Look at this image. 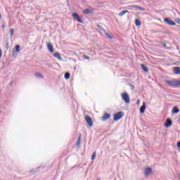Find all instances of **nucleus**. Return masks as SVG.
Instances as JSON below:
<instances>
[{
    "label": "nucleus",
    "mask_w": 180,
    "mask_h": 180,
    "mask_svg": "<svg viewBox=\"0 0 180 180\" xmlns=\"http://www.w3.org/2000/svg\"><path fill=\"white\" fill-rule=\"evenodd\" d=\"M165 82L172 88H177V86H180V80H165Z\"/></svg>",
    "instance_id": "f257e3e1"
},
{
    "label": "nucleus",
    "mask_w": 180,
    "mask_h": 180,
    "mask_svg": "<svg viewBox=\"0 0 180 180\" xmlns=\"http://www.w3.org/2000/svg\"><path fill=\"white\" fill-rule=\"evenodd\" d=\"M121 98L125 102V103H130V96L127 93H122Z\"/></svg>",
    "instance_id": "f03ea898"
},
{
    "label": "nucleus",
    "mask_w": 180,
    "mask_h": 180,
    "mask_svg": "<svg viewBox=\"0 0 180 180\" xmlns=\"http://www.w3.org/2000/svg\"><path fill=\"white\" fill-rule=\"evenodd\" d=\"M123 116H124V114L123 113V112L120 111L114 115L113 120L115 122H117V120H120V119H122Z\"/></svg>",
    "instance_id": "7ed1b4c3"
},
{
    "label": "nucleus",
    "mask_w": 180,
    "mask_h": 180,
    "mask_svg": "<svg viewBox=\"0 0 180 180\" xmlns=\"http://www.w3.org/2000/svg\"><path fill=\"white\" fill-rule=\"evenodd\" d=\"M85 120H86L87 124H89V127H92V126H94V122H92V118H91V117H89V115L85 116Z\"/></svg>",
    "instance_id": "20e7f679"
},
{
    "label": "nucleus",
    "mask_w": 180,
    "mask_h": 180,
    "mask_svg": "<svg viewBox=\"0 0 180 180\" xmlns=\"http://www.w3.org/2000/svg\"><path fill=\"white\" fill-rule=\"evenodd\" d=\"M164 22L166 25H169V26H175V22L172 21L171 18H165Z\"/></svg>",
    "instance_id": "39448f33"
},
{
    "label": "nucleus",
    "mask_w": 180,
    "mask_h": 180,
    "mask_svg": "<svg viewBox=\"0 0 180 180\" xmlns=\"http://www.w3.org/2000/svg\"><path fill=\"white\" fill-rule=\"evenodd\" d=\"M72 15L74 17V19H75V20L79 22V23H84V21H82V20L79 18V15H78V13H72Z\"/></svg>",
    "instance_id": "423d86ee"
},
{
    "label": "nucleus",
    "mask_w": 180,
    "mask_h": 180,
    "mask_svg": "<svg viewBox=\"0 0 180 180\" xmlns=\"http://www.w3.org/2000/svg\"><path fill=\"white\" fill-rule=\"evenodd\" d=\"M165 126L167 128L171 127V126H172V120H171L170 119H167L165 123Z\"/></svg>",
    "instance_id": "0eeeda50"
},
{
    "label": "nucleus",
    "mask_w": 180,
    "mask_h": 180,
    "mask_svg": "<svg viewBox=\"0 0 180 180\" xmlns=\"http://www.w3.org/2000/svg\"><path fill=\"white\" fill-rule=\"evenodd\" d=\"M47 49L50 51V53H54V48H53V44H51V43H47Z\"/></svg>",
    "instance_id": "6e6552de"
},
{
    "label": "nucleus",
    "mask_w": 180,
    "mask_h": 180,
    "mask_svg": "<svg viewBox=\"0 0 180 180\" xmlns=\"http://www.w3.org/2000/svg\"><path fill=\"white\" fill-rule=\"evenodd\" d=\"M151 172H153V169L151 167H147L146 169H145L146 176H148V175H150Z\"/></svg>",
    "instance_id": "1a4fd4ad"
},
{
    "label": "nucleus",
    "mask_w": 180,
    "mask_h": 180,
    "mask_svg": "<svg viewBox=\"0 0 180 180\" xmlns=\"http://www.w3.org/2000/svg\"><path fill=\"white\" fill-rule=\"evenodd\" d=\"M53 57H55L56 58H58V60H59V61H63V58L61 57V55L58 52L55 53L53 54Z\"/></svg>",
    "instance_id": "9d476101"
},
{
    "label": "nucleus",
    "mask_w": 180,
    "mask_h": 180,
    "mask_svg": "<svg viewBox=\"0 0 180 180\" xmlns=\"http://www.w3.org/2000/svg\"><path fill=\"white\" fill-rule=\"evenodd\" d=\"M173 72L176 75H180V68L179 67H174L173 69Z\"/></svg>",
    "instance_id": "9b49d317"
},
{
    "label": "nucleus",
    "mask_w": 180,
    "mask_h": 180,
    "mask_svg": "<svg viewBox=\"0 0 180 180\" xmlns=\"http://www.w3.org/2000/svg\"><path fill=\"white\" fill-rule=\"evenodd\" d=\"M83 13L84 15H89L91 13H94V11L86 8V9L84 10Z\"/></svg>",
    "instance_id": "f8f14e48"
},
{
    "label": "nucleus",
    "mask_w": 180,
    "mask_h": 180,
    "mask_svg": "<svg viewBox=\"0 0 180 180\" xmlns=\"http://www.w3.org/2000/svg\"><path fill=\"white\" fill-rule=\"evenodd\" d=\"M146 112V103L143 102L142 106L140 108V112L144 113Z\"/></svg>",
    "instance_id": "ddd939ff"
},
{
    "label": "nucleus",
    "mask_w": 180,
    "mask_h": 180,
    "mask_svg": "<svg viewBox=\"0 0 180 180\" xmlns=\"http://www.w3.org/2000/svg\"><path fill=\"white\" fill-rule=\"evenodd\" d=\"M35 77L37 78H38L39 79H43V78H44V76H43V75L39 73V72H36L35 73Z\"/></svg>",
    "instance_id": "4468645a"
},
{
    "label": "nucleus",
    "mask_w": 180,
    "mask_h": 180,
    "mask_svg": "<svg viewBox=\"0 0 180 180\" xmlns=\"http://www.w3.org/2000/svg\"><path fill=\"white\" fill-rule=\"evenodd\" d=\"M110 117V115L108 114V112L104 113L103 116V120H108Z\"/></svg>",
    "instance_id": "2eb2a0df"
},
{
    "label": "nucleus",
    "mask_w": 180,
    "mask_h": 180,
    "mask_svg": "<svg viewBox=\"0 0 180 180\" xmlns=\"http://www.w3.org/2000/svg\"><path fill=\"white\" fill-rule=\"evenodd\" d=\"M141 67L145 72H148V68L147 66H145L144 64H141Z\"/></svg>",
    "instance_id": "dca6fc26"
},
{
    "label": "nucleus",
    "mask_w": 180,
    "mask_h": 180,
    "mask_svg": "<svg viewBox=\"0 0 180 180\" xmlns=\"http://www.w3.org/2000/svg\"><path fill=\"white\" fill-rule=\"evenodd\" d=\"M82 137V134H79L77 141L76 143L77 146H79L81 144V139Z\"/></svg>",
    "instance_id": "f3484780"
},
{
    "label": "nucleus",
    "mask_w": 180,
    "mask_h": 180,
    "mask_svg": "<svg viewBox=\"0 0 180 180\" xmlns=\"http://www.w3.org/2000/svg\"><path fill=\"white\" fill-rule=\"evenodd\" d=\"M126 13H129V11H122L119 13V16H123L124 15H126Z\"/></svg>",
    "instance_id": "a211bd4d"
},
{
    "label": "nucleus",
    "mask_w": 180,
    "mask_h": 180,
    "mask_svg": "<svg viewBox=\"0 0 180 180\" xmlns=\"http://www.w3.org/2000/svg\"><path fill=\"white\" fill-rule=\"evenodd\" d=\"M135 25L136 26H141V21L139 19L135 20Z\"/></svg>",
    "instance_id": "6ab92c4d"
},
{
    "label": "nucleus",
    "mask_w": 180,
    "mask_h": 180,
    "mask_svg": "<svg viewBox=\"0 0 180 180\" xmlns=\"http://www.w3.org/2000/svg\"><path fill=\"white\" fill-rule=\"evenodd\" d=\"M102 30L104 32L105 36H107V37H108V39H112V36L109 34V32H106L103 29Z\"/></svg>",
    "instance_id": "aec40b11"
},
{
    "label": "nucleus",
    "mask_w": 180,
    "mask_h": 180,
    "mask_svg": "<svg viewBox=\"0 0 180 180\" xmlns=\"http://www.w3.org/2000/svg\"><path fill=\"white\" fill-rule=\"evenodd\" d=\"M173 113H179V109L178 107H174L172 109Z\"/></svg>",
    "instance_id": "412c9836"
},
{
    "label": "nucleus",
    "mask_w": 180,
    "mask_h": 180,
    "mask_svg": "<svg viewBox=\"0 0 180 180\" xmlns=\"http://www.w3.org/2000/svg\"><path fill=\"white\" fill-rule=\"evenodd\" d=\"M15 51L17 53H20V45L15 46Z\"/></svg>",
    "instance_id": "4be33fe9"
},
{
    "label": "nucleus",
    "mask_w": 180,
    "mask_h": 180,
    "mask_svg": "<svg viewBox=\"0 0 180 180\" xmlns=\"http://www.w3.org/2000/svg\"><path fill=\"white\" fill-rule=\"evenodd\" d=\"M70 72H66L65 74V79H70Z\"/></svg>",
    "instance_id": "5701e85b"
},
{
    "label": "nucleus",
    "mask_w": 180,
    "mask_h": 180,
    "mask_svg": "<svg viewBox=\"0 0 180 180\" xmlns=\"http://www.w3.org/2000/svg\"><path fill=\"white\" fill-rule=\"evenodd\" d=\"M95 158H96V151H95L91 156V160L94 161V160H95Z\"/></svg>",
    "instance_id": "b1692460"
},
{
    "label": "nucleus",
    "mask_w": 180,
    "mask_h": 180,
    "mask_svg": "<svg viewBox=\"0 0 180 180\" xmlns=\"http://www.w3.org/2000/svg\"><path fill=\"white\" fill-rule=\"evenodd\" d=\"M13 33H15V30L14 29H11L10 31V35L11 37H13Z\"/></svg>",
    "instance_id": "393cba45"
},
{
    "label": "nucleus",
    "mask_w": 180,
    "mask_h": 180,
    "mask_svg": "<svg viewBox=\"0 0 180 180\" xmlns=\"http://www.w3.org/2000/svg\"><path fill=\"white\" fill-rule=\"evenodd\" d=\"M6 50H9V41H8L6 42Z\"/></svg>",
    "instance_id": "a878e982"
},
{
    "label": "nucleus",
    "mask_w": 180,
    "mask_h": 180,
    "mask_svg": "<svg viewBox=\"0 0 180 180\" xmlns=\"http://www.w3.org/2000/svg\"><path fill=\"white\" fill-rule=\"evenodd\" d=\"M136 8L139 11H144V8L140 7L139 6H136Z\"/></svg>",
    "instance_id": "bb28decb"
},
{
    "label": "nucleus",
    "mask_w": 180,
    "mask_h": 180,
    "mask_svg": "<svg viewBox=\"0 0 180 180\" xmlns=\"http://www.w3.org/2000/svg\"><path fill=\"white\" fill-rule=\"evenodd\" d=\"M18 56V53L15 52V50H13V57H16Z\"/></svg>",
    "instance_id": "cd10ccee"
},
{
    "label": "nucleus",
    "mask_w": 180,
    "mask_h": 180,
    "mask_svg": "<svg viewBox=\"0 0 180 180\" xmlns=\"http://www.w3.org/2000/svg\"><path fill=\"white\" fill-rule=\"evenodd\" d=\"M129 86L131 87V89H134V85L133 84H129Z\"/></svg>",
    "instance_id": "c85d7f7f"
},
{
    "label": "nucleus",
    "mask_w": 180,
    "mask_h": 180,
    "mask_svg": "<svg viewBox=\"0 0 180 180\" xmlns=\"http://www.w3.org/2000/svg\"><path fill=\"white\" fill-rule=\"evenodd\" d=\"M2 57V49H0V58Z\"/></svg>",
    "instance_id": "c756f323"
},
{
    "label": "nucleus",
    "mask_w": 180,
    "mask_h": 180,
    "mask_svg": "<svg viewBox=\"0 0 180 180\" xmlns=\"http://www.w3.org/2000/svg\"><path fill=\"white\" fill-rule=\"evenodd\" d=\"M177 147H178V148H180V141H179V142L177 143Z\"/></svg>",
    "instance_id": "7c9ffc66"
},
{
    "label": "nucleus",
    "mask_w": 180,
    "mask_h": 180,
    "mask_svg": "<svg viewBox=\"0 0 180 180\" xmlns=\"http://www.w3.org/2000/svg\"><path fill=\"white\" fill-rule=\"evenodd\" d=\"M137 6H131V8H137Z\"/></svg>",
    "instance_id": "2f4dec72"
},
{
    "label": "nucleus",
    "mask_w": 180,
    "mask_h": 180,
    "mask_svg": "<svg viewBox=\"0 0 180 180\" xmlns=\"http://www.w3.org/2000/svg\"><path fill=\"white\" fill-rule=\"evenodd\" d=\"M136 105H140V100L137 101Z\"/></svg>",
    "instance_id": "473e14b6"
},
{
    "label": "nucleus",
    "mask_w": 180,
    "mask_h": 180,
    "mask_svg": "<svg viewBox=\"0 0 180 180\" xmlns=\"http://www.w3.org/2000/svg\"><path fill=\"white\" fill-rule=\"evenodd\" d=\"M86 60H89V56H85Z\"/></svg>",
    "instance_id": "72a5a7b5"
},
{
    "label": "nucleus",
    "mask_w": 180,
    "mask_h": 180,
    "mask_svg": "<svg viewBox=\"0 0 180 180\" xmlns=\"http://www.w3.org/2000/svg\"><path fill=\"white\" fill-rule=\"evenodd\" d=\"M163 47H167V44L164 43L163 44Z\"/></svg>",
    "instance_id": "f704fd0d"
},
{
    "label": "nucleus",
    "mask_w": 180,
    "mask_h": 180,
    "mask_svg": "<svg viewBox=\"0 0 180 180\" xmlns=\"http://www.w3.org/2000/svg\"><path fill=\"white\" fill-rule=\"evenodd\" d=\"M1 19H2V15H1V13H0V20H1Z\"/></svg>",
    "instance_id": "c9c22d12"
},
{
    "label": "nucleus",
    "mask_w": 180,
    "mask_h": 180,
    "mask_svg": "<svg viewBox=\"0 0 180 180\" xmlns=\"http://www.w3.org/2000/svg\"><path fill=\"white\" fill-rule=\"evenodd\" d=\"M98 27H100V29H102V27L101 26H99V25H98Z\"/></svg>",
    "instance_id": "e433bc0d"
},
{
    "label": "nucleus",
    "mask_w": 180,
    "mask_h": 180,
    "mask_svg": "<svg viewBox=\"0 0 180 180\" xmlns=\"http://www.w3.org/2000/svg\"><path fill=\"white\" fill-rule=\"evenodd\" d=\"M2 27H5V25H2Z\"/></svg>",
    "instance_id": "4c0bfd02"
},
{
    "label": "nucleus",
    "mask_w": 180,
    "mask_h": 180,
    "mask_svg": "<svg viewBox=\"0 0 180 180\" xmlns=\"http://www.w3.org/2000/svg\"><path fill=\"white\" fill-rule=\"evenodd\" d=\"M97 180H101V179L98 178V179H97Z\"/></svg>",
    "instance_id": "58836bf2"
}]
</instances>
